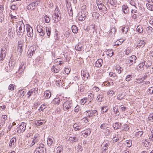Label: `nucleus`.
<instances>
[{"mask_svg": "<svg viewBox=\"0 0 153 153\" xmlns=\"http://www.w3.org/2000/svg\"><path fill=\"white\" fill-rule=\"evenodd\" d=\"M16 31L18 36L21 37L23 35L25 31V26L23 21L18 22L16 27Z\"/></svg>", "mask_w": 153, "mask_h": 153, "instance_id": "obj_1", "label": "nucleus"}, {"mask_svg": "<svg viewBox=\"0 0 153 153\" xmlns=\"http://www.w3.org/2000/svg\"><path fill=\"white\" fill-rule=\"evenodd\" d=\"M63 108L64 111H68L73 108V104L71 100H67L63 104Z\"/></svg>", "mask_w": 153, "mask_h": 153, "instance_id": "obj_2", "label": "nucleus"}, {"mask_svg": "<svg viewBox=\"0 0 153 153\" xmlns=\"http://www.w3.org/2000/svg\"><path fill=\"white\" fill-rule=\"evenodd\" d=\"M28 1L30 2V4H28L27 6V9L28 10H32L35 9L36 6L39 3V1L35 0H30Z\"/></svg>", "mask_w": 153, "mask_h": 153, "instance_id": "obj_3", "label": "nucleus"}, {"mask_svg": "<svg viewBox=\"0 0 153 153\" xmlns=\"http://www.w3.org/2000/svg\"><path fill=\"white\" fill-rule=\"evenodd\" d=\"M13 25V23H10L9 24L7 27L8 35L9 37L11 38H13L15 36L14 31L12 29Z\"/></svg>", "mask_w": 153, "mask_h": 153, "instance_id": "obj_4", "label": "nucleus"}, {"mask_svg": "<svg viewBox=\"0 0 153 153\" xmlns=\"http://www.w3.org/2000/svg\"><path fill=\"white\" fill-rule=\"evenodd\" d=\"M36 29L39 35L42 36H43L45 35V31L44 27L39 25L37 26Z\"/></svg>", "mask_w": 153, "mask_h": 153, "instance_id": "obj_5", "label": "nucleus"}, {"mask_svg": "<svg viewBox=\"0 0 153 153\" xmlns=\"http://www.w3.org/2000/svg\"><path fill=\"white\" fill-rule=\"evenodd\" d=\"M26 30L27 36L30 37H32L33 35V30L32 28L28 25H26Z\"/></svg>", "mask_w": 153, "mask_h": 153, "instance_id": "obj_6", "label": "nucleus"}, {"mask_svg": "<svg viewBox=\"0 0 153 153\" xmlns=\"http://www.w3.org/2000/svg\"><path fill=\"white\" fill-rule=\"evenodd\" d=\"M109 143L108 141H104L101 145V152L102 153H104L107 149L108 146H109Z\"/></svg>", "mask_w": 153, "mask_h": 153, "instance_id": "obj_7", "label": "nucleus"}, {"mask_svg": "<svg viewBox=\"0 0 153 153\" xmlns=\"http://www.w3.org/2000/svg\"><path fill=\"white\" fill-rule=\"evenodd\" d=\"M6 49L3 47L1 48L0 53V60H3L5 58L6 55Z\"/></svg>", "mask_w": 153, "mask_h": 153, "instance_id": "obj_8", "label": "nucleus"}, {"mask_svg": "<svg viewBox=\"0 0 153 153\" xmlns=\"http://www.w3.org/2000/svg\"><path fill=\"white\" fill-rule=\"evenodd\" d=\"M59 11L57 9H56L55 10L54 14L53 16L54 22H58L61 19V17L59 16L58 14Z\"/></svg>", "mask_w": 153, "mask_h": 153, "instance_id": "obj_9", "label": "nucleus"}, {"mask_svg": "<svg viewBox=\"0 0 153 153\" xmlns=\"http://www.w3.org/2000/svg\"><path fill=\"white\" fill-rule=\"evenodd\" d=\"M95 25L92 24L89 26H88L86 29L87 32L91 34H93L95 30Z\"/></svg>", "mask_w": 153, "mask_h": 153, "instance_id": "obj_10", "label": "nucleus"}, {"mask_svg": "<svg viewBox=\"0 0 153 153\" xmlns=\"http://www.w3.org/2000/svg\"><path fill=\"white\" fill-rule=\"evenodd\" d=\"M36 149L41 153H45V151L44 145L42 143H40L38 145Z\"/></svg>", "mask_w": 153, "mask_h": 153, "instance_id": "obj_11", "label": "nucleus"}, {"mask_svg": "<svg viewBox=\"0 0 153 153\" xmlns=\"http://www.w3.org/2000/svg\"><path fill=\"white\" fill-rule=\"evenodd\" d=\"M136 57L134 55L131 56L128 59L129 61V66H130L136 62Z\"/></svg>", "mask_w": 153, "mask_h": 153, "instance_id": "obj_12", "label": "nucleus"}, {"mask_svg": "<svg viewBox=\"0 0 153 153\" xmlns=\"http://www.w3.org/2000/svg\"><path fill=\"white\" fill-rule=\"evenodd\" d=\"M16 139V137H13L10 140L9 146L10 147L14 148L15 147Z\"/></svg>", "mask_w": 153, "mask_h": 153, "instance_id": "obj_13", "label": "nucleus"}, {"mask_svg": "<svg viewBox=\"0 0 153 153\" xmlns=\"http://www.w3.org/2000/svg\"><path fill=\"white\" fill-rule=\"evenodd\" d=\"M35 49H34L33 48L30 47V48L28 51L27 56L29 58H31L33 54L34 51H35Z\"/></svg>", "mask_w": 153, "mask_h": 153, "instance_id": "obj_14", "label": "nucleus"}, {"mask_svg": "<svg viewBox=\"0 0 153 153\" xmlns=\"http://www.w3.org/2000/svg\"><path fill=\"white\" fill-rule=\"evenodd\" d=\"M25 62H21L19 69V73L22 74V73H23V70L25 68Z\"/></svg>", "mask_w": 153, "mask_h": 153, "instance_id": "obj_15", "label": "nucleus"}, {"mask_svg": "<svg viewBox=\"0 0 153 153\" xmlns=\"http://www.w3.org/2000/svg\"><path fill=\"white\" fill-rule=\"evenodd\" d=\"M103 60L101 59H98L95 63V67L100 68L102 66Z\"/></svg>", "mask_w": 153, "mask_h": 153, "instance_id": "obj_16", "label": "nucleus"}, {"mask_svg": "<svg viewBox=\"0 0 153 153\" xmlns=\"http://www.w3.org/2000/svg\"><path fill=\"white\" fill-rule=\"evenodd\" d=\"M145 43L143 40H139L137 42L136 47L142 48L145 45Z\"/></svg>", "mask_w": 153, "mask_h": 153, "instance_id": "obj_17", "label": "nucleus"}, {"mask_svg": "<svg viewBox=\"0 0 153 153\" xmlns=\"http://www.w3.org/2000/svg\"><path fill=\"white\" fill-rule=\"evenodd\" d=\"M81 75L83 76L82 78L84 80L87 79L89 76V73L86 71H81Z\"/></svg>", "mask_w": 153, "mask_h": 153, "instance_id": "obj_18", "label": "nucleus"}, {"mask_svg": "<svg viewBox=\"0 0 153 153\" xmlns=\"http://www.w3.org/2000/svg\"><path fill=\"white\" fill-rule=\"evenodd\" d=\"M26 124L24 123H22L19 126V128L20 130V132H23L25 131L26 129Z\"/></svg>", "mask_w": 153, "mask_h": 153, "instance_id": "obj_19", "label": "nucleus"}, {"mask_svg": "<svg viewBox=\"0 0 153 153\" xmlns=\"http://www.w3.org/2000/svg\"><path fill=\"white\" fill-rule=\"evenodd\" d=\"M22 42L21 40L19 41L18 42V51L20 54L22 53Z\"/></svg>", "mask_w": 153, "mask_h": 153, "instance_id": "obj_20", "label": "nucleus"}, {"mask_svg": "<svg viewBox=\"0 0 153 153\" xmlns=\"http://www.w3.org/2000/svg\"><path fill=\"white\" fill-rule=\"evenodd\" d=\"M73 127L75 131H78L82 129V127L80 123H74L73 125Z\"/></svg>", "mask_w": 153, "mask_h": 153, "instance_id": "obj_21", "label": "nucleus"}, {"mask_svg": "<svg viewBox=\"0 0 153 153\" xmlns=\"http://www.w3.org/2000/svg\"><path fill=\"white\" fill-rule=\"evenodd\" d=\"M46 121L44 122L43 120H36L35 122V124L37 126H39L43 125L45 123Z\"/></svg>", "mask_w": 153, "mask_h": 153, "instance_id": "obj_22", "label": "nucleus"}, {"mask_svg": "<svg viewBox=\"0 0 153 153\" xmlns=\"http://www.w3.org/2000/svg\"><path fill=\"white\" fill-rule=\"evenodd\" d=\"M123 11L124 13H127L129 11L128 7L126 5H123L122 7Z\"/></svg>", "mask_w": 153, "mask_h": 153, "instance_id": "obj_23", "label": "nucleus"}, {"mask_svg": "<svg viewBox=\"0 0 153 153\" xmlns=\"http://www.w3.org/2000/svg\"><path fill=\"white\" fill-rule=\"evenodd\" d=\"M68 140L71 143L76 142L78 140V139L76 136L70 137L68 139Z\"/></svg>", "mask_w": 153, "mask_h": 153, "instance_id": "obj_24", "label": "nucleus"}, {"mask_svg": "<svg viewBox=\"0 0 153 153\" xmlns=\"http://www.w3.org/2000/svg\"><path fill=\"white\" fill-rule=\"evenodd\" d=\"M82 48V44L81 43H79L76 45L75 47V49L78 51H81Z\"/></svg>", "mask_w": 153, "mask_h": 153, "instance_id": "obj_25", "label": "nucleus"}, {"mask_svg": "<svg viewBox=\"0 0 153 153\" xmlns=\"http://www.w3.org/2000/svg\"><path fill=\"white\" fill-rule=\"evenodd\" d=\"M121 126V124L119 123H116L113 124V128L115 130L120 128Z\"/></svg>", "mask_w": 153, "mask_h": 153, "instance_id": "obj_26", "label": "nucleus"}, {"mask_svg": "<svg viewBox=\"0 0 153 153\" xmlns=\"http://www.w3.org/2000/svg\"><path fill=\"white\" fill-rule=\"evenodd\" d=\"M7 118V116L6 115H3L2 116V119H3V120L0 123V126H3L5 123V121Z\"/></svg>", "mask_w": 153, "mask_h": 153, "instance_id": "obj_27", "label": "nucleus"}, {"mask_svg": "<svg viewBox=\"0 0 153 153\" xmlns=\"http://www.w3.org/2000/svg\"><path fill=\"white\" fill-rule=\"evenodd\" d=\"M137 30L138 32H139L140 34L143 33V27L141 25H138L137 28Z\"/></svg>", "mask_w": 153, "mask_h": 153, "instance_id": "obj_28", "label": "nucleus"}, {"mask_svg": "<svg viewBox=\"0 0 153 153\" xmlns=\"http://www.w3.org/2000/svg\"><path fill=\"white\" fill-rule=\"evenodd\" d=\"M115 69L117 73L119 74H120L123 70V69L119 65H117L116 66Z\"/></svg>", "mask_w": 153, "mask_h": 153, "instance_id": "obj_29", "label": "nucleus"}, {"mask_svg": "<svg viewBox=\"0 0 153 153\" xmlns=\"http://www.w3.org/2000/svg\"><path fill=\"white\" fill-rule=\"evenodd\" d=\"M85 14L82 15L79 14L78 16V19L80 21H83L85 20Z\"/></svg>", "mask_w": 153, "mask_h": 153, "instance_id": "obj_30", "label": "nucleus"}, {"mask_svg": "<svg viewBox=\"0 0 153 153\" xmlns=\"http://www.w3.org/2000/svg\"><path fill=\"white\" fill-rule=\"evenodd\" d=\"M36 91V90L35 89H32L30 91H29L27 94L28 96V97L32 95L33 94L35 93Z\"/></svg>", "mask_w": 153, "mask_h": 153, "instance_id": "obj_31", "label": "nucleus"}, {"mask_svg": "<svg viewBox=\"0 0 153 153\" xmlns=\"http://www.w3.org/2000/svg\"><path fill=\"white\" fill-rule=\"evenodd\" d=\"M145 61H143L141 62L139 64L138 67L141 70H143V69L144 66L145 65Z\"/></svg>", "mask_w": 153, "mask_h": 153, "instance_id": "obj_32", "label": "nucleus"}, {"mask_svg": "<svg viewBox=\"0 0 153 153\" xmlns=\"http://www.w3.org/2000/svg\"><path fill=\"white\" fill-rule=\"evenodd\" d=\"M72 32L74 33H76L78 32V28L75 25H73L71 27Z\"/></svg>", "mask_w": 153, "mask_h": 153, "instance_id": "obj_33", "label": "nucleus"}, {"mask_svg": "<svg viewBox=\"0 0 153 153\" xmlns=\"http://www.w3.org/2000/svg\"><path fill=\"white\" fill-rule=\"evenodd\" d=\"M92 16L93 17L96 19H98L99 17L100 16H101L100 14L97 12H94L92 14Z\"/></svg>", "mask_w": 153, "mask_h": 153, "instance_id": "obj_34", "label": "nucleus"}, {"mask_svg": "<svg viewBox=\"0 0 153 153\" xmlns=\"http://www.w3.org/2000/svg\"><path fill=\"white\" fill-rule=\"evenodd\" d=\"M45 97L46 99H49L51 97V93L49 91H45Z\"/></svg>", "mask_w": 153, "mask_h": 153, "instance_id": "obj_35", "label": "nucleus"}, {"mask_svg": "<svg viewBox=\"0 0 153 153\" xmlns=\"http://www.w3.org/2000/svg\"><path fill=\"white\" fill-rule=\"evenodd\" d=\"M116 31V29L115 27H114L112 28L109 33V35H111V36L113 35L115 33Z\"/></svg>", "mask_w": 153, "mask_h": 153, "instance_id": "obj_36", "label": "nucleus"}, {"mask_svg": "<svg viewBox=\"0 0 153 153\" xmlns=\"http://www.w3.org/2000/svg\"><path fill=\"white\" fill-rule=\"evenodd\" d=\"M104 97L101 94H99L97 97V100L99 102H102L103 100Z\"/></svg>", "mask_w": 153, "mask_h": 153, "instance_id": "obj_37", "label": "nucleus"}, {"mask_svg": "<svg viewBox=\"0 0 153 153\" xmlns=\"http://www.w3.org/2000/svg\"><path fill=\"white\" fill-rule=\"evenodd\" d=\"M110 76L113 77L115 79H117L118 78V76L115 73L110 72L109 73Z\"/></svg>", "mask_w": 153, "mask_h": 153, "instance_id": "obj_38", "label": "nucleus"}, {"mask_svg": "<svg viewBox=\"0 0 153 153\" xmlns=\"http://www.w3.org/2000/svg\"><path fill=\"white\" fill-rule=\"evenodd\" d=\"M108 110V107L107 106H104L102 107L101 108V113L104 114L107 112Z\"/></svg>", "mask_w": 153, "mask_h": 153, "instance_id": "obj_39", "label": "nucleus"}, {"mask_svg": "<svg viewBox=\"0 0 153 153\" xmlns=\"http://www.w3.org/2000/svg\"><path fill=\"white\" fill-rule=\"evenodd\" d=\"M53 139L52 138L49 137L47 141V143L49 146H51L53 142Z\"/></svg>", "mask_w": 153, "mask_h": 153, "instance_id": "obj_40", "label": "nucleus"}, {"mask_svg": "<svg viewBox=\"0 0 153 153\" xmlns=\"http://www.w3.org/2000/svg\"><path fill=\"white\" fill-rule=\"evenodd\" d=\"M106 54L110 57H111L113 54V52L111 50H108L106 52Z\"/></svg>", "mask_w": 153, "mask_h": 153, "instance_id": "obj_41", "label": "nucleus"}, {"mask_svg": "<svg viewBox=\"0 0 153 153\" xmlns=\"http://www.w3.org/2000/svg\"><path fill=\"white\" fill-rule=\"evenodd\" d=\"M108 3H109L111 5L114 6L117 4V1L116 0H108Z\"/></svg>", "mask_w": 153, "mask_h": 153, "instance_id": "obj_42", "label": "nucleus"}, {"mask_svg": "<svg viewBox=\"0 0 153 153\" xmlns=\"http://www.w3.org/2000/svg\"><path fill=\"white\" fill-rule=\"evenodd\" d=\"M38 141V138H37L36 137H35V138H34L32 142V143H31V144L30 146H32L34 145L35 144L37 143Z\"/></svg>", "mask_w": 153, "mask_h": 153, "instance_id": "obj_43", "label": "nucleus"}, {"mask_svg": "<svg viewBox=\"0 0 153 153\" xmlns=\"http://www.w3.org/2000/svg\"><path fill=\"white\" fill-rule=\"evenodd\" d=\"M57 153H63V149L62 147L59 146L56 149Z\"/></svg>", "mask_w": 153, "mask_h": 153, "instance_id": "obj_44", "label": "nucleus"}, {"mask_svg": "<svg viewBox=\"0 0 153 153\" xmlns=\"http://www.w3.org/2000/svg\"><path fill=\"white\" fill-rule=\"evenodd\" d=\"M87 100V98L86 97H85L81 100L80 102L81 105H84L86 102Z\"/></svg>", "mask_w": 153, "mask_h": 153, "instance_id": "obj_45", "label": "nucleus"}, {"mask_svg": "<svg viewBox=\"0 0 153 153\" xmlns=\"http://www.w3.org/2000/svg\"><path fill=\"white\" fill-rule=\"evenodd\" d=\"M108 124L104 123L101 125L100 126V128L102 129H105L106 128H108Z\"/></svg>", "mask_w": 153, "mask_h": 153, "instance_id": "obj_46", "label": "nucleus"}, {"mask_svg": "<svg viewBox=\"0 0 153 153\" xmlns=\"http://www.w3.org/2000/svg\"><path fill=\"white\" fill-rule=\"evenodd\" d=\"M146 7L149 10L153 11V5L149 4H146Z\"/></svg>", "mask_w": 153, "mask_h": 153, "instance_id": "obj_47", "label": "nucleus"}, {"mask_svg": "<svg viewBox=\"0 0 153 153\" xmlns=\"http://www.w3.org/2000/svg\"><path fill=\"white\" fill-rule=\"evenodd\" d=\"M43 20L46 23H48L49 22L50 19L48 16L46 15L45 16L43 19Z\"/></svg>", "mask_w": 153, "mask_h": 153, "instance_id": "obj_48", "label": "nucleus"}, {"mask_svg": "<svg viewBox=\"0 0 153 153\" xmlns=\"http://www.w3.org/2000/svg\"><path fill=\"white\" fill-rule=\"evenodd\" d=\"M85 115L89 117H92L91 111H87L85 112Z\"/></svg>", "mask_w": 153, "mask_h": 153, "instance_id": "obj_49", "label": "nucleus"}, {"mask_svg": "<svg viewBox=\"0 0 153 153\" xmlns=\"http://www.w3.org/2000/svg\"><path fill=\"white\" fill-rule=\"evenodd\" d=\"M125 54L127 55H128L131 52V48L128 47L124 51Z\"/></svg>", "mask_w": 153, "mask_h": 153, "instance_id": "obj_50", "label": "nucleus"}, {"mask_svg": "<svg viewBox=\"0 0 153 153\" xmlns=\"http://www.w3.org/2000/svg\"><path fill=\"white\" fill-rule=\"evenodd\" d=\"M122 31L123 34H126L128 30V29L127 27H122L121 29Z\"/></svg>", "mask_w": 153, "mask_h": 153, "instance_id": "obj_51", "label": "nucleus"}, {"mask_svg": "<svg viewBox=\"0 0 153 153\" xmlns=\"http://www.w3.org/2000/svg\"><path fill=\"white\" fill-rule=\"evenodd\" d=\"M53 103L57 104L58 105L60 102V99L58 98H55L53 101Z\"/></svg>", "mask_w": 153, "mask_h": 153, "instance_id": "obj_52", "label": "nucleus"}, {"mask_svg": "<svg viewBox=\"0 0 153 153\" xmlns=\"http://www.w3.org/2000/svg\"><path fill=\"white\" fill-rule=\"evenodd\" d=\"M143 132L142 131H139L136 133L135 136L137 137H140L143 134Z\"/></svg>", "mask_w": 153, "mask_h": 153, "instance_id": "obj_53", "label": "nucleus"}, {"mask_svg": "<svg viewBox=\"0 0 153 153\" xmlns=\"http://www.w3.org/2000/svg\"><path fill=\"white\" fill-rule=\"evenodd\" d=\"M46 30L47 33V34L48 36H50L51 34V29L48 27H46Z\"/></svg>", "mask_w": 153, "mask_h": 153, "instance_id": "obj_54", "label": "nucleus"}, {"mask_svg": "<svg viewBox=\"0 0 153 153\" xmlns=\"http://www.w3.org/2000/svg\"><path fill=\"white\" fill-rule=\"evenodd\" d=\"M123 129L126 131H128L129 128L128 126L127 125L124 124L123 126Z\"/></svg>", "mask_w": 153, "mask_h": 153, "instance_id": "obj_55", "label": "nucleus"}, {"mask_svg": "<svg viewBox=\"0 0 153 153\" xmlns=\"http://www.w3.org/2000/svg\"><path fill=\"white\" fill-rule=\"evenodd\" d=\"M124 40L123 39H120V40H117L116 42L115 45H121Z\"/></svg>", "mask_w": 153, "mask_h": 153, "instance_id": "obj_56", "label": "nucleus"}, {"mask_svg": "<svg viewBox=\"0 0 153 153\" xmlns=\"http://www.w3.org/2000/svg\"><path fill=\"white\" fill-rule=\"evenodd\" d=\"M91 111L92 116L94 115L96 116L98 115V112L97 110H94L92 111Z\"/></svg>", "mask_w": 153, "mask_h": 153, "instance_id": "obj_57", "label": "nucleus"}, {"mask_svg": "<svg viewBox=\"0 0 153 153\" xmlns=\"http://www.w3.org/2000/svg\"><path fill=\"white\" fill-rule=\"evenodd\" d=\"M123 94H118L117 97V99L119 100H121L124 99V96H122Z\"/></svg>", "mask_w": 153, "mask_h": 153, "instance_id": "obj_58", "label": "nucleus"}, {"mask_svg": "<svg viewBox=\"0 0 153 153\" xmlns=\"http://www.w3.org/2000/svg\"><path fill=\"white\" fill-rule=\"evenodd\" d=\"M126 145L128 147H131L132 145L131 141L130 140L126 141Z\"/></svg>", "mask_w": 153, "mask_h": 153, "instance_id": "obj_59", "label": "nucleus"}, {"mask_svg": "<svg viewBox=\"0 0 153 153\" xmlns=\"http://www.w3.org/2000/svg\"><path fill=\"white\" fill-rule=\"evenodd\" d=\"M103 13H105L107 12V9L105 6L103 7L102 9L100 10Z\"/></svg>", "mask_w": 153, "mask_h": 153, "instance_id": "obj_60", "label": "nucleus"}, {"mask_svg": "<svg viewBox=\"0 0 153 153\" xmlns=\"http://www.w3.org/2000/svg\"><path fill=\"white\" fill-rule=\"evenodd\" d=\"M15 86V85L13 84H10L9 86V89L11 91L13 90L14 89Z\"/></svg>", "mask_w": 153, "mask_h": 153, "instance_id": "obj_61", "label": "nucleus"}, {"mask_svg": "<svg viewBox=\"0 0 153 153\" xmlns=\"http://www.w3.org/2000/svg\"><path fill=\"white\" fill-rule=\"evenodd\" d=\"M10 8L13 10H17L18 8V7L15 4H13L10 7Z\"/></svg>", "mask_w": 153, "mask_h": 153, "instance_id": "obj_62", "label": "nucleus"}, {"mask_svg": "<svg viewBox=\"0 0 153 153\" xmlns=\"http://www.w3.org/2000/svg\"><path fill=\"white\" fill-rule=\"evenodd\" d=\"M152 28L151 27H149L146 29V30L148 33H151L153 30Z\"/></svg>", "mask_w": 153, "mask_h": 153, "instance_id": "obj_63", "label": "nucleus"}, {"mask_svg": "<svg viewBox=\"0 0 153 153\" xmlns=\"http://www.w3.org/2000/svg\"><path fill=\"white\" fill-rule=\"evenodd\" d=\"M148 92L149 94H153V87H151L148 90Z\"/></svg>", "mask_w": 153, "mask_h": 153, "instance_id": "obj_64", "label": "nucleus"}]
</instances>
